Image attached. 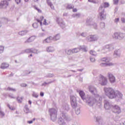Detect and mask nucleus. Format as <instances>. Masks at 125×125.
Returning a JSON list of instances; mask_svg holds the SVG:
<instances>
[{"label":"nucleus","instance_id":"obj_29","mask_svg":"<svg viewBox=\"0 0 125 125\" xmlns=\"http://www.w3.org/2000/svg\"><path fill=\"white\" fill-rule=\"evenodd\" d=\"M24 112L25 114H29L30 113V109L28 107V104H26L24 107Z\"/></svg>","mask_w":125,"mask_h":125},{"label":"nucleus","instance_id":"obj_34","mask_svg":"<svg viewBox=\"0 0 125 125\" xmlns=\"http://www.w3.org/2000/svg\"><path fill=\"white\" fill-rule=\"evenodd\" d=\"M60 39V35L59 34H57L54 37H53V40L54 41H58V40Z\"/></svg>","mask_w":125,"mask_h":125},{"label":"nucleus","instance_id":"obj_56","mask_svg":"<svg viewBox=\"0 0 125 125\" xmlns=\"http://www.w3.org/2000/svg\"><path fill=\"white\" fill-rule=\"evenodd\" d=\"M90 60L91 62H95V59L93 58L90 57Z\"/></svg>","mask_w":125,"mask_h":125},{"label":"nucleus","instance_id":"obj_41","mask_svg":"<svg viewBox=\"0 0 125 125\" xmlns=\"http://www.w3.org/2000/svg\"><path fill=\"white\" fill-rule=\"evenodd\" d=\"M90 54H91V55H93V56H96V55H97L96 52L93 50L90 51Z\"/></svg>","mask_w":125,"mask_h":125},{"label":"nucleus","instance_id":"obj_5","mask_svg":"<svg viewBox=\"0 0 125 125\" xmlns=\"http://www.w3.org/2000/svg\"><path fill=\"white\" fill-rule=\"evenodd\" d=\"M113 39L115 40H119L120 41H122V40H124L125 37V34L121 32H115L112 36Z\"/></svg>","mask_w":125,"mask_h":125},{"label":"nucleus","instance_id":"obj_27","mask_svg":"<svg viewBox=\"0 0 125 125\" xmlns=\"http://www.w3.org/2000/svg\"><path fill=\"white\" fill-rule=\"evenodd\" d=\"M47 4L51 8V9H53L54 10V6L53 5V4H52V2L50 1V0H47L46 1Z\"/></svg>","mask_w":125,"mask_h":125},{"label":"nucleus","instance_id":"obj_55","mask_svg":"<svg viewBox=\"0 0 125 125\" xmlns=\"http://www.w3.org/2000/svg\"><path fill=\"white\" fill-rule=\"evenodd\" d=\"M54 75L52 74H50L49 73V74H48V75L47 76V77L48 78H52V77H54Z\"/></svg>","mask_w":125,"mask_h":125},{"label":"nucleus","instance_id":"obj_7","mask_svg":"<svg viewBox=\"0 0 125 125\" xmlns=\"http://www.w3.org/2000/svg\"><path fill=\"white\" fill-rule=\"evenodd\" d=\"M88 89L89 92L94 95V96H100V95L98 93L97 89H96L94 86L89 85Z\"/></svg>","mask_w":125,"mask_h":125},{"label":"nucleus","instance_id":"obj_1","mask_svg":"<svg viewBox=\"0 0 125 125\" xmlns=\"http://www.w3.org/2000/svg\"><path fill=\"white\" fill-rule=\"evenodd\" d=\"M86 105L89 107H93L96 104H99V106L101 105V102L102 101V97L101 96H94L93 97L92 96H87L84 101Z\"/></svg>","mask_w":125,"mask_h":125},{"label":"nucleus","instance_id":"obj_28","mask_svg":"<svg viewBox=\"0 0 125 125\" xmlns=\"http://www.w3.org/2000/svg\"><path fill=\"white\" fill-rule=\"evenodd\" d=\"M62 108L63 110H66V111H69L70 109L69 107V105L67 104H64L62 105Z\"/></svg>","mask_w":125,"mask_h":125},{"label":"nucleus","instance_id":"obj_39","mask_svg":"<svg viewBox=\"0 0 125 125\" xmlns=\"http://www.w3.org/2000/svg\"><path fill=\"white\" fill-rule=\"evenodd\" d=\"M17 100L19 103H21L22 101H23V97H18L17 98Z\"/></svg>","mask_w":125,"mask_h":125},{"label":"nucleus","instance_id":"obj_9","mask_svg":"<svg viewBox=\"0 0 125 125\" xmlns=\"http://www.w3.org/2000/svg\"><path fill=\"white\" fill-rule=\"evenodd\" d=\"M66 121H68V118L66 115L63 114L62 117L59 118L58 124L59 125H66Z\"/></svg>","mask_w":125,"mask_h":125},{"label":"nucleus","instance_id":"obj_64","mask_svg":"<svg viewBox=\"0 0 125 125\" xmlns=\"http://www.w3.org/2000/svg\"><path fill=\"white\" fill-rule=\"evenodd\" d=\"M43 95H44V94L43 93V92H41L40 93V96L42 97V96H43Z\"/></svg>","mask_w":125,"mask_h":125},{"label":"nucleus","instance_id":"obj_37","mask_svg":"<svg viewBox=\"0 0 125 125\" xmlns=\"http://www.w3.org/2000/svg\"><path fill=\"white\" fill-rule=\"evenodd\" d=\"M40 19L41 20H37V21L39 23H40V25L41 26H42V20H43V17L42 16L40 17Z\"/></svg>","mask_w":125,"mask_h":125},{"label":"nucleus","instance_id":"obj_57","mask_svg":"<svg viewBox=\"0 0 125 125\" xmlns=\"http://www.w3.org/2000/svg\"><path fill=\"white\" fill-rule=\"evenodd\" d=\"M21 86H22V87H25V86H27V84L22 83L21 84Z\"/></svg>","mask_w":125,"mask_h":125},{"label":"nucleus","instance_id":"obj_30","mask_svg":"<svg viewBox=\"0 0 125 125\" xmlns=\"http://www.w3.org/2000/svg\"><path fill=\"white\" fill-rule=\"evenodd\" d=\"M46 50H47V52H53V51H54L55 49L53 47L50 46L46 48Z\"/></svg>","mask_w":125,"mask_h":125},{"label":"nucleus","instance_id":"obj_2","mask_svg":"<svg viewBox=\"0 0 125 125\" xmlns=\"http://www.w3.org/2000/svg\"><path fill=\"white\" fill-rule=\"evenodd\" d=\"M104 93L110 99H114L116 91L111 87H104Z\"/></svg>","mask_w":125,"mask_h":125},{"label":"nucleus","instance_id":"obj_31","mask_svg":"<svg viewBox=\"0 0 125 125\" xmlns=\"http://www.w3.org/2000/svg\"><path fill=\"white\" fill-rule=\"evenodd\" d=\"M65 52L67 54V55H71V54H73V50L71 49H65Z\"/></svg>","mask_w":125,"mask_h":125},{"label":"nucleus","instance_id":"obj_6","mask_svg":"<svg viewBox=\"0 0 125 125\" xmlns=\"http://www.w3.org/2000/svg\"><path fill=\"white\" fill-rule=\"evenodd\" d=\"M70 104L71 107H72L73 109H76V108H77V106H78V102L76 96L73 95L70 96Z\"/></svg>","mask_w":125,"mask_h":125},{"label":"nucleus","instance_id":"obj_43","mask_svg":"<svg viewBox=\"0 0 125 125\" xmlns=\"http://www.w3.org/2000/svg\"><path fill=\"white\" fill-rule=\"evenodd\" d=\"M32 96L33 97H35V98H38V97H39V94L35 92H33L32 94Z\"/></svg>","mask_w":125,"mask_h":125},{"label":"nucleus","instance_id":"obj_38","mask_svg":"<svg viewBox=\"0 0 125 125\" xmlns=\"http://www.w3.org/2000/svg\"><path fill=\"white\" fill-rule=\"evenodd\" d=\"M75 113L76 115H80L81 114V108L79 107L75 109Z\"/></svg>","mask_w":125,"mask_h":125},{"label":"nucleus","instance_id":"obj_60","mask_svg":"<svg viewBox=\"0 0 125 125\" xmlns=\"http://www.w3.org/2000/svg\"><path fill=\"white\" fill-rule=\"evenodd\" d=\"M119 0H114V4H118V3H119Z\"/></svg>","mask_w":125,"mask_h":125},{"label":"nucleus","instance_id":"obj_54","mask_svg":"<svg viewBox=\"0 0 125 125\" xmlns=\"http://www.w3.org/2000/svg\"><path fill=\"white\" fill-rule=\"evenodd\" d=\"M9 97H10V98L15 99V97H14V95L12 94H9Z\"/></svg>","mask_w":125,"mask_h":125},{"label":"nucleus","instance_id":"obj_19","mask_svg":"<svg viewBox=\"0 0 125 125\" xmlns=\"http://www.w3.org/2000/svg\"><path fill=\"white\" fill-rule=\"evenodd\" d=\"M113 56L114 58H119L118 57H120L121 56V50H115L113 54Z\"/></svg>","mask_w":125,"mask_h":125},{"label":"nucleus","instance_id":"obj_42","mask_svg":"<svg viewBox=\"0 0 125 125\" xmlns=\"http://www.w3.org/2000/svg\"><path fill=\"white\" fill-rule=\"evenodd\" d=\"M80 16H81V14L80 13H77L72 15V17H74L75 18H80Z\"/></svg>","mask_w":125,"mask_h":125},{"label":"nucleus","instance_id":"obj_62","mask_svg":"<svg viewBox=\"0 0 125 125\" xmlns=\"http://www.w3.org/2000/svg\"><path fill=\"white\" fill-rule=\"evenodd\" d=\"M44 36H45L44 33H40L39 34V37H43Z\"/></svg>","mask_w":125,"mask_h":125},{"label":"nucleus","instance_id":"obj_63","mask_svg":"<svg viewBox=\"0 0 125 125\" xmlns=\"http://www.w3.org/2000/svg\"><path fill=\"white\" fill-rule=\"evenodd\" d=\"M121 21L123 22V23H125V18H121Z\"/></svg>","mask_w":125,"mask_h":125},{"label":"nucleus","instance_id":"obj_21","mask_svg":"<svg viewBox=\"0 0 125 125\" xmlns=\"http://www.w3.org/2000/svg\"><path fill=\"white\" fill-rule=\"evenodd\" d=\"M28 33H29V30H22L19 32L18 34L19 35V36H21V37H23V36H25L26 34H28Z\"/></svg>","mask_w":125,"mask_h":125},{"label":"nucleus","instance_id":"obj_33","mask_svg":"<svg viewBox=\"0 0 125 125\" xmlns=\"http://www.w3.org/2000/svg\"><path fill=\"white\" fill-rule=\"evenodd\" d=\"M81 50L80 48H75L74 49H72V52L73 53H77V52H79Z\"/></svg>","mask_w":125,"mask_h":125},{"label":"nucleus","instance_id":"obj_46","mask_svg":"<svg viewBox=\"0 0 125 125\" xmlns=\"http://www.w3.org/2000/svg\"><path fill=\"white\" fill-rule=\"evenodd\" d=\"M4 50V47L2 46H0V54L3 52V50Z\"/></svg>","mask_w":125,"mask_h":125},{"label":"nucleus","instance_id":"obj_52","mask_svg":"<svg viewBox=\"0 0 125 125\" xmlns=\"http://www.w3.org/2000/svg\"><path fill=\"white\" fill-rule=\"evenodd\" d=\"M35 9H36V10H37L38 12H39V13H42V10L39 9V8L35 7Z\"/></svg>","mask_w":125,"mask_h":125},{"label":"nucleus","instance_id":"obj_35","mask_svg":"<svg viewBox=\"0 0 125 125\" xmlns=\"http://www.w3.org/2000/svg\"><path fill=\"white\" fill-rule=\"evenodd\" d=\"M40 52L39 50L35 49V48H31V53H35V54H38Z\"/></svg>","mask_w":125,"mask_h":125},{"label":"nucleus","instance_id":"obj_61","mask_svg":"<svg viewBox=\"0 0 125 125\" xmlns=\"http://www.w3.org/2000/svg\"><path fill=\"white\" fill-rule=\"evenodd\" d=\"M16 2L17 4H19L21 2V0H16Z\"/></svg>","mask_w":125,"mask_h":125},{"label":"nucleus","instance_id":"obj_3","mask_svg":"<svg viewBox=\"0 0 125 125\" xmlns=\"http://www.w3.org/2000/svg\"><path fill=\"white\" fill-rule=\"evenodd\" d=\"M102 62H105V63H101L100 64L101 67H107L108 66H114V63L110 62V59L108 57L103 58L101 59Z\"/></svg>","mask_w":125,"mask_h":125},{"label":"nucleus","instance_id":"obj_51","mask_svg":"<svg viewBox=\"0 0 125 125\" xmlns=\"http://www.w3.org/2000/svg\"><path fill=\"white\" fill-rule=\"evenodd\" d=\"M89 2H92V3H97V1L96 0H88Z\"/></svg>","mask_w":125,"mask_h":125},{"label":"nucleus","instance_id":"obj_47","mask_svg":"<svg viewBox=\"0 0 125 125\" xmlns=\"http://www.w3.org/2000/svg\"><path fill=\"white\" fill-rule=\"evenodd\" d=\"M7 106L10 110H12V111H14V110H15V108L12 106H10V105H9V104H8Z\"/></svg>","mask_w":125,"mask_h":125},{"label":"nucleus","instance_id":"obj_36","mask_svg":"<svg viewBox=\"0 0 125 125\" xmlns=\"http://www.w3.org/2000/svg\"><path fill=\"white\" fill-rule=\"evenodd\" d=\"M80 50L82 49V50H83V51H84L85 52H86V51H87V50L86 49V46H81L80 47Z\"/></svg>","mask_w":125,"mask_h":125},{"label":"nucleus","instance_id":"obj_18","mask_svg":"<svg viewBox=\"0 0 125 125\" xmlns=\"http://www.w3.org/2000/svg\"><path fill=\"white\" fill-rule=\"evenodd\" d=\"M87 25H90L93 26L95 29H97V24L96 23L93 22V21H91V20H87L86 21Z\"/></svg>","mask_w":125,"mask_h":125},{"label":"nucleus","instance_id":"obj_49","mask_svg":"<svg viewBox=\"0 0 125 125\" xmlns=\"http://www.w3.org/2000/svg\"><path fill=\"white\" fill-rule=\"evenodd\" d=\"M7 90L11 91H16V89L14 88H12L10 87H8L7 88Z\"/></svg>","mask_w":125,"mask_h":125},{"label":"nucleus","instance_id":"obj_15","mask_svg":"<svg viewBox=\"0 0 125 125\" xmlns=\"http://www.w3.org/2000/svg\"><path fill=\"white\" fill-rule=\"evenodd\" d=\"M108 77L109 80V82L111 83H116V77H115L114 75L112 74V73H108Z\"/></svg>","mask_w":125,"mask_h":125},{"label":"nucleus","instance_id":"obj_53","mask_svg":"<svg viewBox=\"0 0 125 125\" xmlns=\"http://www.w3.org/2000/svg\"><path fill=\"white\" fill-rule=\"evenodd\" d=\"M33 28H38V23H34L32 24Z\"/></svg>","mask_w":125,"mask_h":125},{"label":"nucleus","instance_id":"obj_4","mask_svg":"<svg viewBox=\"0 0 125 125\" xmlns=\"http://www.w3.org/2000/svg\"><path fill=\"white\" fill-rule=\"evenodd\" d=\"M49 113L51 117V120L53 122H55L57 118V109L56 108H50L49 109Z\"/></svg>","mask_w":125,"mask_h":125},{"label":"nucleus","instance_id":"obj_48","mask_svg":"<svg viewBox=\"0 0 125 125\" xmlns=\"http://www.w3.org/2000/svg\"><path fill=\"white\" fill-rule=\"evenodd\" d=\"M80 36H81V37H83V38H85V37H86V36H87L86 33L83 32L80 34Z\"/></svg>","mask_w":125,"mask_h":125},{"label":"nucleus","instance_id":"obj_26","mask_svg":"<svg viewBox=\"0 0 125 125\" xmlns=\"http://www.w3.org/2000/svg\"><path fill=\"white\" fill-rule=\"evenodd\" d=\"M35 40H36V36H31L28 39H27V41L25 42H34Z\"/></svg>","mask_w":125,"mask_h":125},{"label":"nucleus","instance_id":"obj_17","mask_svg":"<svg viewBox=\"0 0 125 125\" xmlns=\"http://www.w3.org/2000/svg\"><path fill=\"white\" fill-rule=\"evenodd\" d=\"M56 21H57L58 24H59V25H60V26H61V27H62V28H65V23L64 22V21H63L62 19H61L59 18H57Z\"/></svg>","mask_w":125,"mask_h":125},{"label":"nucleus","instance_id":"obj_16","mask_svg":"<svg viewBox=\"0 0 125 125\" xmlns=\"http://www.w3.org/2000/svg\"><path fill=\"white\" fill-rule=\"evenodd\" d=\"M123 94L119 91H115L114 93V97L113 98H119V99H123Z\"/></svg>","mask_w":125,"mask_h":125},{"label":"nucleus","instance_id":"obj_8","mask_svg":"<svg viewBox=\"0 0 125 125\" xmlns=\"http://www.w3.org/2000/svg\"><path fill=\"white\" fill-rule=\"evenodd\" d=\"M99 78V83L101 85H106L107 83H108V80H107V78L103 75H100Z\"/></svg>","mask_w":125,"mask_h":125},{"label":"nucleus","instance_id":"obj_24","mask_svg":"<svg viewBox=\"0 0 125 125\" xmlns=\"http://www.w3.org/2000/svg\"><path fill=\"white\" fill-rule=\"evenodd\" d=\"M96 119V121L99 123V125H103V119H102V118H101V117H97Z\"/></svg>","mask_w":125,"mask_h":125},{"label":"nucleus","instance_id":"obj_45","mask_svg":"<svg viewBox=\"0 0 125 125\" xmlns=\"http://www.w3.org/2000/svg\"><path fill=\"white\" fill-rule=\"evenodd\" d=\"M66 8L67 9H72V8H74V5L71 4H68Z\"/></svg>","mask_w":125,"mask_h":125},{"label":"nucleus","instance_id":"obj_12","mask_svg":"<svg viewBox=\"0 0 125 125\" xmlns=\"http://www.w3.org/2000/svg\"><path fill=\"white\" fill-rule=\"evenodd\" d=\"M99 11L101 20H105V19H106V14H104V10H102V7H100L99 9Z\"/></svg>","mask_w":125,"mask_h":125},{"label":"nucleus","instance_id":"obj_23","mask_svg":"<svg viewBox=\"0 0 125 125\" xmlns=\"http://www.w3.org/2000/svg\"><path fill=\"white\" fill-rule=\"evenodd\" d=\"M79 92L82 99H83V100L84 101V100H85V98H84V96H85V93H84L83 91H82V90H80Z\"/></svg>","mask_w":125,"mask_h":125},{"label":"nucleus","instance_id":"obj_40","mask_svg":"<svg viewBox=\"0 0 125 125\" xmlns=\"http://www.w3.org/2000/svg\"><path fill=\"white\" fill-rule=\"evenodd\" d=\"M32 53V48L27 49L23 52V53Z\"/></svg>","mask_w":125,"mask_h":125},{"label":"nucleus","instance_id":"obj_10","mask_svg":"<svg viewBox=\"0 0 125 125\" xmlns=\"http://www.w3.org/2000/svg\"><path fill=\"white\" fill-rule=\"evenodd\" d=\"M99 39V36L98 35H89V36L86 38V41L89 42H96L98 41Z\"/></svg>","mask_w":125,"mask_h":125},{"label":"nucleus","instance_id":"obj_59","mask_svg":"<svg viewBox=\"0 0 125 125\" xmlns=\"http://www.w3.org/2000/svg\"><path fill=\"white\" fill-rule=\"evenodd\" d=\"M120 21V18H117L114 20L115 23H118Z\"/></svg>","mask_w":125,"mask_h":125},{"label":"nucleus","instance_id":"obj_50","mask_svg":"<svg viewBox=\"0 0 125 125\" xmlns=\"http://www.w3.org/2000/svg\"><path fill=\"white\" fill-rule=\"evenodd\" d=\"M100 27L102 29H103L104 28H105V23L104 22H101L100 23Z\"/></svg>","mask_w":125,"mask_h":125},{"label":"nucleus","instance_id":"obj_13","mask_svg":"<svg viewBox=\"0 0 125 125\" xmlns=\"http://www.w3.org/2000/svg\"><path fill=\"white\" fill-rule=\"evenodd\" d=\"M10 0H3L0 3V8H6L8 6V1Z\"/></svg>","mask_w":125,"mask_h":125},{"label":"nucleus","instance_id":"obj_44","mask_svg":"<svg viewBox=\"0 0 125 125\" xmlns=\"http://www.w3.org/2000/svg\"><path fill=\"white\" fill-rule=\"evenodd\" d=\"M0 115L1 116V118H3L4 116H5V114L4 113V112L1 111L0 109Z\"/></svg>","mask_w":125,"mask_h":125},{"label":"nucleus","instance_id":"obj_22","mask_svg":"<svg viewBox=\"0 0 125 125\" xmlns=\"http://www.w3.org/2000/svg\"><path fill=\"white\" fill-rule=\"evenodd\" d=\"M52 40H53V37H49L43 41V43H48V42H51V41H52Z\"/></svg>","mask_w":125,"mask_h":125},{"label":"nucleus","instance_id":"obj_32","mask_svg":"<svg viewBox=\"0 0 125 125\" xmlns=\"http://www.w3.org/2000/svg\"><path fill=\"white\" fill-rule=\"evenodd\" d=\"M8 64L6 63H2L1 65V69H6V68L8 67Z\"/></svg>","mask_w":125,"mask_h":125},{"label":"nucleus","instance_id":"obj_11","mask_svg":"<svg viewBox=\"0 0 125 125\" xmlns=\"http://www.w3.org/2000/svg\"><path fill=\"white\" fill-rule=\"evenodd\" d=\"M104 107L106 110H110L111 108L113 107V105L109 101L105 100L104 102Z\"/></svg>","mask_w":125,"mask_h":125},{"label":"nucleus","instance_id":"obj_25","mask_svg":"<svg viewBox=\"0 0 125 125\" xmlns=\"http://www.w3.org/2000/svg\"><path fill=\"white\" fill-rule=\"evenodd\" d=\"M110 4L108 2H104L102 4L101 6L100 7H102V10L104 9V8H105L106 7H109Z\"/></svg>","mask_w":125,"mask_h":125},{"label":"nucleus","instance_id":"obj_20","mask_svg":"<svg viewBox=\"0 0 125 125\" xmlns=\"http://www.w3.org/2000/svg\"><path fill=\"white\" fill-rule=\"evenodd\" d=\"M104 50L107 49V51L113 50V49H114V46L112 44L106 45L104 47Z\"/></svg>","mask_w":125,"mask_h":125},{"label":"nucleus","instance_id":"obj_58","mask_svg":"<svg viewBox=\"0 0 125 125\" xmlns=\"http://www.w3.org/2000/svg\"><path fill=\"white\" fill-rule=\"evenodd\" d=\"M43 25H48V23L46 22V19H44V21L43 22Z\"/></svg>","mask_w":125,"mask_h":125},{"label":"nucleus","instance_id":"obj_14","mask_svg":"<svg viewBox=\"0 0 125 125\" xmlns=\"http://www.w3.org/2000/svg\"><path fill=\"white\" fill-rule=\"evenodd\" d=\"M112 110L113 113H115L116 114H120V113L122 112L121 107L119 105H117L116 104L112 105Z\"/></svg>","mask_w":125,"mask_h":125}]
</instances>
